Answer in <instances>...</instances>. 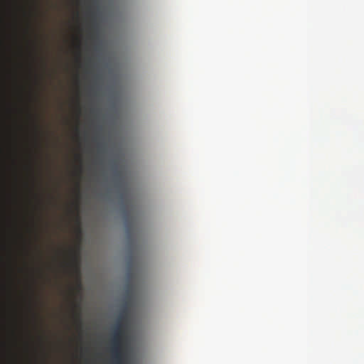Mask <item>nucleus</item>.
Listing matches in <instances>:
<instances>
[{
	"instance_id": "nucleus-1",
	"label": "nucleus",
	"mask_w": 364,
	"mask_h": 364,
	"mask_svg": "<svg viewBox=\"0 0 364 364\" xmlns=\"http://www.w3.org/2000/svg\"><path fill=\"white\" fill-rule=\"evenodd\" d=\"M126 339L125 324L117 321L113 327L111 341L113 364H128L126 361Z\"/></svg>"
},
{
	"instance_id": "nucleus-2",
	"label": "nucleus",
	"mask_w": 364,
	"mask_h": 364,
	"mask_svg": "<svg viewBox=\"0 0 364 364\" xmlns=\"http://www.w3.org/2000/svg\"><path fill=\"white\" fill-rule=\"evenodd\" d=\"M129 301H126L123 308L122 309L120 314L117 318V321H119V322H122V323L125 324V322L128 319V315H129Z\"/></svg>"
},
{
	"instance_id": "nucleus-3",
	"label": "nucleus",
	"mask_w": 364,
	"mask_h": 364,
	"mask_svg": "<svg viewBox=\"0 0 364 364\" xmlns=\"http://www.w3.org/2000/svg\"><path fill=\"white\" fill-rule=\"evenodd\" d=\"M74 308H75V319L76 321V322L80 325L81 326L82 325V320H81V315H80V305L78 304H75L74 305Z\"/></svg>"
},
{
	"instance_id": "nucleus-4",
	"label": "nucleus",
	"mask_w": 364,
	"mask_h": 364,
	"mask_svg": "<svg viewBox=\"0 0 364 364\" xmlns=\"http://www.w3.org/2000/svg\"><path fill=\"white\" fill-rule=\"evenodd\" d=\"M132 220L129 218V216L128 215V213H126L125 214V223H126V227H127V231L129 232L130 231V229H131V223H132Z\"/></svg>"
},
{
	"instance_id": "nucleus-5",
	"label": "nucleus",
	"mask_w": 364,
	"mask_h": 364,
	"mask_svg": "<svg viewBox=\"0 0 364 364\" xmlns=\"http://www.w3.org/2000/svg\"><path fill=\"white\" fill-rule=\"evenodd\" d=\"M128 297H129V291H127V296H126V298H127V299H128Z\"/></svg>"
},
{
	"instance_id": "nucleus-6",
	"label": "nucleus",
	"mask_w": 364,
	"mask_h": 364,
	"mask_svg": "<svg viewBox=\"0 0 364 364\" xmlns=\"http://www.w3.org/2000/svg\"><path fill=\"white\" fill-rule=\"evenodd\" d=\"M74 257H75V258L76 259H77V255H75H75H74Z\"/></svg>"
}]
</instances>
